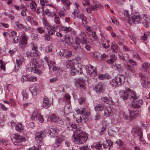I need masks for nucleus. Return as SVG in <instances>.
<instances>
[{"label": "nucleus", "instance_id": "5fc2aeb1", "mask_svg": "<svg viewBox=\"0 0 150 150\" xmlns=\"http://www.w3.org/2000/svg\"><path fill=\"white\" fill-rule=\"evenodd\" d=\"M37 77L35 76H30L28 77V81H29L35 82L37 81Z\"/></svg>", "mask_w": 150, "mask_h": 150}, {"label": "nucleus", "instance_id": "c03bdc74", "mask_svg": "<svg viewBox=\"0 0 150 150\" xmlns=\"http://www.w3.org/2000/svg\"><path fill=\"white\" fill-rule=\"evenodd\" d=\"M110 84L114 87H118V85H117V83H116V81H115V78L111 80L110 82Z\"/></svg>", "mask_w": 150, "mask_h": 150}, {"label": "nucleus", "instance_id": "603ef678", "mask_svg": "<svg viewBox=\"0 0 150 150\" xmlns=\"http://www.w3.org/2000/svg\"><path fill=\"white\" fill-rule=\"evenodd\" d=\"M58 80V78L57 77H54L50 79V83H54L57 81Z\"/></svg>", "mask_w": 150, "mask_h": 150}, {"label": "nucleus", "instance_id": "864d4df0", "mask_svg": "<svg viewBox=\"0 0 150 150\" xmlns=\"http://www.w3.org/2000/svg\"><path fill=\"white\" fill-rule=\"evenodd\" d=\"M38 47L36 46H33L32 48V50L34 51V52H33V53L35 54L36 56L37 55H38Z\"/></svg>", "mask_w": 150, "mask_h": 150}, {"label": "nucleus", "instance_id": "79ce46f5", "mask_svg": "<svg viewBox=\"0 0 150 150\" xmlns=\"http://www.w3.org/2000/svg\"><path fill=\"white\" fill-rule=\"evenodd\" d=\"M79 73H80V71L76 69L75 68H74L71 70V74L72 76L76 75Z\"/></svg>", "mask_w": 150, "mask_h": 150}, {"label": "nucleus", "instance_id": "8fccbe9b", "mask_svg": "<svg viewBox=\"0 0 150 150\" xmlns=\"http://www.w3.org/2000/svg\"><path fill=\"white\" fill-rule=\"evenodd\" d=\"M72 53L71 51H68L67 52H65L63 54V56L66 58H68L69 57H70L72 55Z\"/></svg>", "mask_w": 150, "mask_h": 150}, {"label": "nucleus", "instance_id": "39448f33", "mask_svg": "<svg viewBox=\"0 0 150 150\" xmlns=\"http://www.w3.org/2000/svg\"><path fill=\"white\" fill-rule=\"evenodd\" d=\"M131 96L130 100L132 102L131 106L134 108H139L142 104V100L136 95V93Z\"/></svg>", "mask_w": 150, "mask_h": 150}, {"label": "nucleus", "instance_id": "cd10ccee", "mask_svg": "<svg viewBox=\"0 0 150 150\" xmlns=\"http://www.w3.org/2000/svg\"><path fill=\"white\" fill-rule=\"evenodd\" d=\"M105 109L104 105L102 104H97L94 107L96 111H101Z\"/></svg>", "mask_w": 150, "mask_h": 150}, {"label": "nucleus", "instance_id": "ea45409f", "mask_svg": "<svg viewBox=\"0 0 150 150\" xmlns=\"http://www.w3.org/2000/svg\"><path fill=\"white\" fill-rule=\"evenodd\" d=\"M37 6V4L34 1H32L30 4V7L33 11H35L36 9V7Z\"/></svg>", "mask_w": 150, "mask_h": 150}, {"label": "nucleus", "instance_id": "bf43d9fd", "mask_svg": "<svg viewBox=\"0 0 150 150\" xmlns=\"http://www.w3.org/2000/svg\"><path fill=\"white\" fill-rule=\"evenodd\" d=\"M37 30L40 34L43 33L45 32V30L42 27L38 28L37 29Z\"/></svg>", "mask_w": 150, "mask_h": 150}, {"label": "nucleus", "instance_id": "338daca9", "mask_svg": "<svg viewBox=\"0 0 150 150\" xmlns=\"http://www.w3.org/2000/svg\"><path fill=\"white\" fill-rule=\"evenodd\" d=\"M48 30L50 29V30H53L54 32L55 30V28L54 25L52 26L50 24H49L47 28Z\"/></svg>", "mask_w": 150, "mask_h": 150}, {"label": "nucleus", "instance_id": "1a4fd4ad", "mask_svg": "<svg viewBox=\"0 0 150 150\" xmlns=\"http://www.w3.org/2000/svg\"><path fill=\"white\" fill-rule=\"evenodd\" d=\"M74 82L76 87H81L83 89L85 88V81L81 79L76 78L74 79Z\"/></svg>", "mask_w": 150, "mask_h": 150}, {"label": "nucleus", "instance_id": "a211bd4d", "mask_svg": "<svg viewBox=\"0 0 150 150\" xmlns=\"http://www.w3.org/2000/svg\"><path fill=\"white\" fill-rule=\"evenodd\" d=\"M22 40L20 42L21 45L25 47L27 43V40L28 39V37L25 35V33H23L21 35Z\"/></svg>", "mask_w": 150, "mask_h": 150}, {"label": "nucleus", "instance_id": "6e6d98bb", "mask_svg": "<svg viewBox=\"0 0 150 150\" xmlns=\"http://www.w3.org/2000/svg\"><path fill=\"white\" fill-rule=\"evenodd\" d=\"M36 119H38L40 122L42 123L44 121V119L42 116L38 114L37 115Z\"/></svg>", "mask_w": 150, "mask_h": 150}, {"label": "nucleus", "instance_id": "0eeeda50", "mask_svg": "<svg viewBox=\"0 0 150 150\" xmlns=\"http://www.w3.org/2000/svg\"><path fill=\"white\" fill-rule=\"evenodd\" d=\"M139 75L141 78L140 82L143 87L145 88H150V81L148 80V77L143 74L142 73H140Z\"/></svg>", "mask_w": 150, "mask_h": 150}, {"label": "nucleus", "instance_id": "680f3d73", "mask_svg": "<svg viewBox=\"0 0 150 150\" xmlns=\"http://www.w3.org/2000/svg\"><path fill=\"white\" fill-rule=\"evenodd\" d=\"M86 109L85 108H83L82 109L78 110H76V112L78 114H80V115L82 114L85 113V112Z\"/></svg>", "mask_w": 150, "mask_h": 150}, {"label": "nucleus", "instance_id": "f03ea898", "mask_svg": "<svg viewBox=\"0 0 150 150\" xmlns=\"http://www.w3.org/2000/svg\"><path fill=\"white\" fill-rule=\"evenodd\" d=\"M149 21V19L145 14L139 15L136 13L132 16L130 20V22L128 23L129 24L134 23L135 24L139 23L145 24L144 26L147 28L148 27V23Z\"/></svg>", "mask_w": 150, "mask_h": 150}, {"label": "nucleus", "instance_id": "774afa93", "mask_svg": "<svg viewBox=\"0 0 150 150\" xmlns=\"http://www.w3.org/2000/svg\"><path fill=\"white\" fill-rule=\"evenodd\" d=\"M37 115L35 112H34L32 114L30 115V117L32 120H34L35 118H36Z\"/></svg>", "mask_w": 150, "mask_h": 150}, {"label": "nucleus", "instance_id": "c9c22d12", "mask_svg": "<svg viewBox=\"0 0 150 150\" xmlns=\"http://www.w3.org/2000/svg\"><path fill=\"white\" fill-rule=\"evenodd\" d=\"M16 25L19 28H22L24 30H27L26 27L24 26L23 24L20 23L19 22H15Z\"/></svg>", "mask_w": 150, "mask_h": 150}, {"label": "nucleus", "instance_id": "f3484780", "mask_svg": "<svg viewBox=\"0 0 150 150\" xmlns=\"http://www.w3.org/2000/svg\"><path fill=\"white\" fill-rule=\"evenodd\" d=\"M113 144V142L110 140L107 139L103 142L102 143L103 146L104 148H107V146H109V149H110L111 147L112 146Z\"/></svg>", "mask_w": 150, "mask_h": 150}, {"label": "nucleus", "instance_id": "4c0bfd02", "mask_svg": "<svg viewBox=\"0 0 150 150\" xmlns=\"http://www.w3.org/2000/svg\"><path fill=\"white\" fill-rule=\"evenodd\" d=\"M92 56L95 58L96 59H98L100 57V54L99 53L96 51H94L91 53Z\"/></svg>", "mask_w": 150, "mask_h": 150}, {"label": "nucleus", "instance_id": "f704fd0d", "mask_svg": "<svg viewBox=\"0 0 150 150\" xmlns=\"http://www.w3.org/2000/svg\"><path fill=\"white\" fill-rule=\"evenodd\" d=\"M77 126L74 124H73L71 123H69L67 125V129L69 130H73V129H76Z\"/></svg>", "mask_w": 150, "mask_h": 150}, {"label": "nucleus", "instance_id": "a878e982", "mask_svg": "<svg viewBox=\"0 0 150 150\" xmlns=\"http://www.w3.org/2000/svg\"><path fill=\"white\" fill-rule=\"evenodd\" d=\"M61 2L66 9H69L70 6L71 4V3L69 0H61Z\"/></svg>", "mask_w": 150, "mask_h": 150}, {"label": "nucleus", "instance_id": "9d476101", "mask_svg": "<svg viewBox=\"0 0 150 150\" xmlns=\"http://www.w3.org/2000/svg\"><path fill=\"white\" fill-rule=\"evenodd\" d=\"M125 76L123 74H121L116 76L114 78L116 83L118 86L122 85L125 82Z\"/></svg>", "mask_w": 150, "mask_h": 150}, {"label": "nucleus", "instance_id": "f8f14e48", "mask_svg": "<svg viewBox=\"0 0 150 150\" xmlns=\"http://www.w3.org/2000/svg\"><path fill=\"white\" fill-rule=\"evenodd\" d=\"M103 85L104 84L102 83H97L95 86V91L98 93H103L104 91Z\"/></svg>", "mask_w": 150, "mask_h": 150}, {"label": "nucleus", "instance_id": "aec40b11", "mask_svg": "<svg viewBox=\"0 0 150 150\" xmlns=\"http://www.w3.org/2000/svg\"><path fill=\"white\" fill-rule=\"evenodd\" d=\"M50 105L51 103L50 102L49 99L46 96H45L43 102V105L44 107L45 108H47L50 106Z\"/></svg>", "mask_w": 150, "mask_h": 150}, {"label": "nucleus", "instance_id": "a19ab883", "mask_svg": "<svg viewBox=\"0 0 150 150\" xmlns=\"http://www.w3.org/2000/svg\"><path fill=\"white\" fill-rule=\"evenodd\" d=\"M123 118L126 120H130V111L129 112H124L122 114Z\"/></svg>", "mask_w": 150, "mask_h": 150}, {"label": "nucleus", "instance_id": "b1692460", "mask_svg": "<svg viewBox=\"0 0 150 150\" xmlns=\"http://www.w3.org/2000/svg\"><path fill=\"white\" fill-rule=\"evenodd\" d=\"M119 128L115 127L113 128V129H110L108 131V132L109 135L110 136L113 137L114 136V134L115 133L119 132Z\"/></svg>", "mask_w": 150, "mask_h": 150}, {"label": "nucleus", "instance_id": "20e7f679", "mask_svg": "<svg viewBox=\"0 0 150 150\" xmlns=\"http://www.w3.org/2000/svg\"><path fill=\"white\" fill-rule=\"evenodd\" d=\"M136 93L134 91L132 90L129 88H126L125 90H121L120 91L119 94L121 98L124 100H126L129 98L130 100L131 96H133Z\"/></svg>", "mask_w": 150, "mask_h": 150}, {"label": "nucleus", "instance_id": "5701e85b", "mask_svg": "<svg viewBox=\"0 0 150 150\" xmlns=\"http://www.w3.org/2000/svg\"><path fill=\"white\" fill-rule=\"evenodd\" d=\"M113 114V112L110 107H108L105 109L104 111V116L105 117L110 116L112 115Z\"/></svg>", "mask_w": 150, "mask_h": 150}, {"label": "nucleus", "instance_id": "473e14b6", "mask_svg": "<svg viewBox=\"0 0 150 150\" xmlns=\"http://www.w3.org/2000/svg\"><path fill=\"white\" fill-rule=\"evenodd\" d=\"M23 127L21 123H19L16 126V129L18 132H21L23 130Z\"/></svg>", "mask_w": 150, "mask_h": 150}, {"label": "nucleus", "instance_id": "13d9d810", "mask_svg": "<svg viewBox=\"0 0 150 150\" xmlns=\"http://www.w3.org/2000/svg\"><path fill=\"white\" fill-rule=\"evenodd\" d=\"M148 33H145L141 37V39L142 40L145 41L147 39Z\"/></svg>", "mask_w": 150, "mask_h": 150}, {"label": "nucleus", "instance_id": "bb28decb", "mask_svg": "<svg viewBox=\"0 0 150 150\" xmlns=\"http://www.w3.org/2000/svg\"><path fill=\"white\" fill-rule=\"evenodd\" d=\"M111 48L113 52L116 53L119 51V47L114 41L112 42Z\"/></svg>", "mask_w": 150, "mask_h": 150}, {"label": "nucleus", "instance_id": "c85d7f7f", "mask_svg": "<svg viewBox=\"0 0 150 150\" xmlns=\"http://www.w3.org/2000/svg\"><path fill=\"white\" fill-rule=\"evenodd\" d=\"M75 62L72 61H68L66 63V65L67 68L71 69L74 68Z\"/></svg>", "mask_w": 150, "mask_h": 150}, {"label": "nucleus", "instance_id": "423d86ee", "mask_svg": "<svg viewBox=\"0 0 150 150\" xmlns=\"http://www.w3.org/2000/svg\"><path fill=\"white\" fill-rule=\"evenodd\" d=\"M39 64L37 61L35 60L30 63V67L29 68L31 71L41 76L42 74L41 70L38 69V67Z\"/></svg>", "mask_w": 150, "mask_h": 150}, {"label": "nucleus", "instance_id": "3c124183", "mask_svg": "<svg viewBox=\"0 0 150 150\" xmlns=\"http://www.w3.org/2000/svg\"><path fill=\"white\" fill-rule=\"evenodd\" d=\"M128 58V56L127 55H119L120 59L122 60L127 61Z\"/></svg>", "mask_w": 150, "mask_h": 150}, {"label": "nucleus", "instance_id": "2eb2a0df", "mask_svg": "<svg viewBox=\"0 0 150 150\" xmlns=\"http://www.w3.org/2000/svg\"><path fill=\"white\" fill-rule=\"evenodd\" d=\"M59 131L57 128L53 127L51 128H50L49 131L48 130L49 134L51 137H53L58 133Z\"/></svg>", "mask_w": 150, "mask_h": 150}, {"label": "nucleus", "instance_id": "052dcab7", "mask_svg": "<svg viewBox=\"0 0 150 150\" xmlns=\"http://www.w3.org/2000/svg\"><path fill=\"white\" fill-rule=\"evenodd\" d=\"M40 3L42 6H47L48 2L46 0H40Z\"/></svg>", "mask_w": 150, "mask_h": 150}, {"label": "nucleus", "instance_id": "37998d69", "mask_svg": "<svg viewBox=\"0 0 150 150\" xmlns=\"http://www.w3.org/2000/svg\"><path fill=\"white\" fill-rule=\"evenodd\" d=\"M100 115L98 113H97L96 115H92L91 117V119L92 120H97L100 118Z\"/></svg>", "mask_w": 150, "mask_h": 150}, {"label": "nucleus", "instance_id": "49530a36", "mask_svg": "<svg viewBox=\"0 0 150 150\" xmlns=\"http://www.w3.org/2000/svg\"><path fill=\"white\" fill-rule=\"evenodd\" d=\"M101 99L102 101L108 104L109 102H110V98L105 96L102 97Z\"/></svg>", "mask_w": 150, "mask_h": 150}, {"label": "nucleus", "instance_id": "09e8293b", "mask_svg": "<svg viewBox=\"0 0 150 150\" xmlns=\"http://www.w3.org/2000/svg\"><path fill=\"white\" fill-rule=\"evenodd\" d=\"M44 39L45 40L50 41L52 40V38L50 36L49 34H45L44 35Z\"/></svg>", "mask_w": 150, "mask_h": 150}, {"label": "nucleus", "instance_id": "412c9836", "mask_svg": "<svg viewBox=\"0 0 150 150\" xmlns=\"http://www.w3.org/2000/svg\"><path fill=\"white\" fill-rule=\"evenodd\" d=\"M72 44V47H74V49L77 51H79L81 49V47L78 40L76 39L74 43Z\"/></svg>", "mask_w": 150, "mask_h": 150}, {"label": "nucleus", "instance_id": "2f4dec72", "mask_svg": "<svg viewBox=\"0 0 150 150\" xmlns=\"http://www.w3.org/2000/svg\"><path fill=\"white\" fill-rule=\"evenodd\" d=\"M74 68L79 71L80 74H81L82 72V67L81 64L75 62Z\"/></svg>", "mask_w": 150, "mask_h": 150}, {"label": "nucleus", "instance_id": "e2e57ef3", "mask_svg": "<svg viewBox=\"0 0 150 150\" xmlns=\"http://www.w3.org/2000/svg\"><path fill=\"white\" fill-rule=\"evenodd\" d=\"M135 133H137V135H139V134H143L141 128L140 127H137L136 128Z\"/></svg>", "mask_w": 150, "mask_h": 150}, {"label": "nucleus", "instance_id": "393cba45", "mask_svg": "<svg viewBox=\"0 0 150 150\" xmlns=\"http://www.w3.org/2000/svg\"><path fill=\"white\" fill-rule=\"evenodd\" d=\"M64 40L65 42L67 43H70L71 44L72 43L74 42L73 38L72 36L69 35H67L64 36Z\"/></svg>", "mask_w": 150, "mask_h": 150}, {"label": "nucleus", "instance_id": "69168bd1", "mask_svg": "<svg viewBox=\"0 0 150 150\" xmlns=\"http://www.w3.org/2000/svg\"><path fill=\"white\" fill-rule=\"evenodd\" d=\"M28 77L27 75H23L21 79V81L23 82L28 81Z\"/></svg>", "mask_w": 150, "mask_h": 150}, {"label": "nucleus", "instance_id": "f257e3e1", "mask_svg": "<svg viewBox=\"0 0 150 150\" xmlns=\"http://www.w3.org/2000/svg\"><path fill=\"white\" fill-rule=\"evenodd\" d=\"M87 138V134L79 129L75 130L72 137L73 141L78 144H84L86 141Z\"/></svg>", "mask_w": 150, "mask_h": 150}, {"label": "nucleus", "instance_id": "58836bf2", "mask_svg": "<svg viewBox=\"0 0 150 150\" xmlns=\"http://www.w3.org/2000/svg\"><path fill=\"white\" fill-rule=\"evenodd\" d=\"M22 93L23 100L26 101L28 98V92L26 90H23Z\"/></svg>", "mask_w": 150, "mask_h": 150}, {"label": "nucleus", "instance_id": "4468645a", "mask_svg": "<svg viewBox=\"0 0 150 150\" xmlns=\"http://www.w3.org/2000/svg\"><path fill=\"white\" fill-rule=\"evenodd\" d=\"M139 112L137 110L130 111V120H132L136 119L139 116Z\"/></svg>", "mask_w": 150, "mask_h": 150}, {"label": "nucleus", "instance_id": "ddd939ff", "mask_svg": "<svg viewBox=\"0 0 150 150\" xmlns=\"http://www.w3.org/2000/svg\"><path fill=\"white\" fill-rule=\"evenodd\" d=\"M96 69V68H94L93 66L89 65L88 66V69L87 70V73L89 75L94 76H96L97 74Z\"/></svg>", "mask_w": 150, "mask_h": 150}, {"label": "nucleus", "instance_id": "de8ad7c7", "mask_svg": "<svg viewBox=\"0 0 150 150\" xmlns=\"http://www.w3.org/2000/svg\"><path fill=\"white\" fill-rule=\"evenodd\" d=\"M142 67L144 70H146L150 68V64L147 62H145L142 65Z\"/></svg>", "mask_w": 150, "mask_h": 150}, {"label": "nucleus", "instance_id": "a18cd8bd", "mask_svg": "<svg viewBox=\"0 0 150 150\" xmlns=\"http://www.w3.org/2000/svg\"><path fill=\"white\" fill-rule=\"evenodd\" d=\"M94 146L97 150H101L102 149L101 144L100 143H95Z\"/></svg>", "mask_w": 150, "mask_h": 150}, {"label": "nucleus", "instance_id": "e433bc0d", "mask_svg": "<svg viewBox=\"0 0 150 150\" xmlns=\"http://www.w3.org/2000/svg\"><path fill=\"white\" fill-rule=\"evenodd\" d=\"M61 29L62 31H64L66 33L71 31V28L69 27H67L64 26H62Z\"/></svg>", "mask_w": 150, "mask_h": 150}, {"label": "nucleus", "instance_id": "7c9ffc66", "mask_svg": "<svg viewBox=\"0 0 150 150\" xmlns=\"http://www.w3.org/2000/svg\"><path fill=\"white\" fill-rule=\"evenodd\" d=\"M38 89V87L36 86H33L30 88V90L31 93L33 95H35L37 94V93Z\"/></svg>", "mask_w": 150, "mask_h": 150}, {"label": "nucleus", "instance_id": "4d7b16f0", "mask_svg": "<svg viewBox=\"0 0 150 150\" xmlns=\"http://www.w3.org/2000/svg\"><path fill=\"white\" fill-rule=\"evenodd\" d=\"M4 62L2 60H0V68L2 69L4 71L5 70V67L3 63Z\"/></svg>", "mask_w": 150, "mask_h": 150}, {"label": "nucleus", "instance_id": "0e129e2a", "mask_svg": "<svg viewBox=\"0 0 150 150\" xmlns=\"http://www.w3.org/2000/svg\"><path fill=\"white\" fill-rule=\"evenodd\" d=\"M70 106L69 104L67 105L64 107V110L65 112L67 111L68 113L70 112Z\"/></svg>", "mask_w": 150, "mask_h": 150}, {"label": "nucleus", "instance_id": "c756f323", "mask_svg": "<svg viewBox=\"0 0 150 150\" xmlns=\"http://www.w3.org/2000/svg\"><path fill=\"white\" fill-rule=\"evenodd\" d=\"M124 15L125 16L124 18L126 21L128 23L130 22V20L131 18L130 17L128 11L127 10H125L124 13Z\"/></svg>", "mask_w": 150, "mask_h": 150}, {"label": "nucleus", "instance_id": "4be33fe9", "mask_svg": "<svg viewBox=\"0 0 150 150\" xmlns=\"http://www.w3.org/2000/svg\"><path fill=\"white\" fill-rule=\"evenodd\" d=\"M127 71L125 72V74L127 76H129L130 74L128 73L127 72H130L132 73H134L135 71L134 68L129 65H127L125 66Z\"/></svg>", "mask_w": 150, "mask_h": 150}, {"label": "nucleus", "instance_id": "6ab92c4d", "mask_svg": "<svg viewBox=\"0 0 150 150\" xmlns=\"http://www.w3.org/2000/svg\"><path fill=\"white\" fill-rule=\"evenodd\" d=\"M64 136L63 135L57 137L55 140V144L57 147H58L62 143V142L64 141Z\"/></svg>", "mask_w": 150, "mask_h": 150}, {"label": "nucleus", "instance_id": "72a5a7b5", "mask_svg": "<svg viewBox=\"0 0 150 150\" xmlns=\"http://www.w3.org/2000/svg\"><path fill=\"white\" fill-rule=\"evenodd\" d=\"M111 77L110 76L106 74H100L98 76L99 79L101 80H103L106 79H110Z\"/></svg>", "mask_w": 150, "mask_h": 150}, {"label": "nucleus", "instance_id": "dca6fc26", "mask_svg": "<svg viewBox=\"0 0 150 150\" xmlns=\"http://www.w3.org/2000/svg\"><path fill=\"white\" fill-rule=\"evenodd\" d=\"M79 11L78 10L77 6L76 7V8L74 9V11L72 13L75 17H77L78 18L81 19H83L85 17L83 14L79 13Z\"/></svg>", "mask_w": 150, "mask_h": 150}, {"label": "nucleus", "instance_id": "6e6552de", "mask_svg": "<svg viewBox=\"0 0 150 150\" xmlns=\"http://www.w3.org/2000/svg\"><path fill=\"white\" fill-rule=\"evenodd\" d=\"M45 132L44 130L35 133V141L39 144L41 143L42 141V138L45 137Z\"/></svg>", "mask_w": 150, "mask_h": 150}, {"label": "nucleus", "instance_id": "9b49d317", "mask_svg": "<svg viewBox=\"0 0 150 150\" xmlns=\"http://www.w3.org/2000/svg\"><path fill=\"white\" fill-rule=\"evenodd\" d=\"M79 35V37L77 38L79 41L82 44H86L87 42V37L85 33L81 32Z\"/></svg>", "mask_w": 150, "mask_h": 150}, {"label": "nucleus", "instance_id": "7ed1b4c3", "mask_svg": "<svg viewBox=\"0 0 150 150\" xmlns=\"http://www.w3.org/2000/svg\"><path fill=\"white\" fill-rule=\"evenodd\" d=\"M10 138L12 142L15 145L21 146L22 145V143L26 141L25 138L18 134H15L11 135Z\"/></svg>", "mask_w": 150, "mask_h": 150}]
</instances>
